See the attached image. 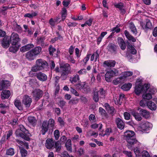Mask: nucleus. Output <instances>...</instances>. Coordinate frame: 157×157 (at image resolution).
<instances>
[{"label": "nucleus", "mask_w": 157, "mask_h": 157, "mask_svg": "<svg viewBox=\"0 0 157 157\" xmlns=\"http://www.w3.org/2000/svg\"><path fill=\"white\" fill-rule=\"evenodd\" d=\"M150 85L148 84H144L143 85H141V88L142 92H145L149 88Z\"/></svg>", "instance_id": "48"}, {"label": "nucleus", "mask_w": 157, "mask_h": 157, "mask_svg": "<svg viewBox=\"0 0 157 157\" xmlns=\"http://www.w3.org/2000/svg\"><path fill=\"white\" fill-rule=\"evenodd\" d=\"M98 94L99 93H100L101 98H103L104 97L105 92L102 88L100 89L99 91H98Z\"/></svg>", "instance_id": "56"}, {"label": "nucleus", "mask_w": 157, "mask_h": 157, "mask_svg": "<svg viewBox=\"0 0 157 157\" xmlns=\"http://www.w3.org/2000/svg\"><path fill=\"white\" fill-rule=\"evenodd\" d=\"M45 40V37L43 36L38 37L37 38V43L38 44H40L41 46H43L44 45Z\"/></svg>", "instance_id": "35"}, {"label": "nucleus", "mask_w": 157, "mask_h": 157, "mask_svg": "<svg viewBox=\"0 0 157 157\" xmlns=\"http://www.w3.org/2000/svg\"><path fill=\"white\" fill-rule=\"evenodd\" d=\"M14 149L13 148L10 147L6 150V154L8 155L12 156L14 154Z\"/></svg>", "instance_id": "39"}, {"label": "nucleus", "mask_w": 157, "mask_h": 157, "mask_svg": "<svg viewBox=\"0 0 157 157\" xmlns=\"http://www.w3.org/2000/svg\"><path fill=\"white\" fill-rule=\"evenodd\" d=\"M61 146L59 142H57L55 143V147L56 151H60Z\"/></svg>", "instance_id": "52"}, {"label": "nucleus", "mask_w": 157, "mask_h": 157, "mask_svg": "<svg viewBox=\"0 0 157 157\" xmlns=\"http://www.w3.org/2000/svg\"><path fill=\"white\" fill-rule=\"evenodd\" d=\"M152 127V125L151 123L148 122H145L141 124L140 127V130L144 132L151 129Z\"/></svg>", "instance_id": "6"}, {"label": "nucleus", "mask_w": 157, "mask_h": 157, "mask_svg": "<svg viewBox=\"0 0 157 157\" xmlns=\"http://www.w3.org/2000/svg\"><path fill=\"white\" fill-rule=\"evenodd\" d=\"M34 47V45L33 44H29L21 47L20 50L21 52H24L29 50L31 48H33Z\"/></svg>", "instance_id": "20"}, {"label": "nucleus", "mask_w": 157, "mask_h": 157, "mask_svg": "<svg viewBox=\"0 0 157 157\" xmlns=\"http://www.w3.org/2000/svg\"><path fill=\"white\" fill-rule=\"evenodd\" d=\"M132 115L134 117L135 119L138 121H141L142 118L140 114L135 111H132Z\"/></svg>", "instance_id": "30"}, {"label": "nucleus", "mask_w": 157, "mask_h": 157, "mask_svg": "<svg viewBox=\"0 0 157 157\" xmlns=\"http://www.w3.org/2000/svg\"><path fill=\"white\" fill-rule=\"evenodd\" d=\"M49 24L52 27H54L56 24L54 21L53 18H51L49 20Z\"/></svg>", "instance_id": "58"}, {"label": "nucleus", "mask_w": 157, "mask_h": 157, "mask_svg": "<svg viewBox=\"0 0 157 157\" xmlns=\"http://www.w3.org/2000/svg\"><path fill=\"white\" fill-rule=\"evenodd\" d=\"M10 95V91L9 90H4L1 93V97L2 99L8 98Z\"/></svg>", "instance_id": "21"}, {"label": "nucleus", "mask_w": 157, "mask_h": 157, "mask_svg": "<svg viewBox=\"0 0 157 157\" xmlns=\"http://www.w3.org/2000/svg\"><path fill=\"white\" fill-rule=\"evenodd\" d=\"M119 45L121 49L124 50L126 48V44L122 38H120V41L119 43Z\"/></svg>", "instance_id": "40"}, {"label": "nucleus", "mask_w": 157, "mask_h": 157, "mask_svg": "<svg viewBox=\"0 0 157 157\" xmlns=\"http://www.w3.org/2000/svg\"><path fill=\"white\" fill-rule=\"evenodd\" d=\"M32 94L35 99L38 100L42 97V92L40 89H35L32 92Z\"/></svg>", "instance_id": "10"}, {"label": "nucleus", "mask_w": 157, "mask_h": 157, "mask_svg": "<svg viewBox=\"0 0 157 157\" xmlns=\"http://www.w3.org/2000/svg\"><path fill=\"white\" fill-rule=\"evenodd\" d=\"M142 27L144 29H150L152 28V25L149 20H146V23L143 24H141Z\"/></svg>", "instance_id": "23"}, {"label": "nucleus", "mask_w": 157, "mask_h": 157, "mask_svg": "<svg viewBox=\"0 0 157 157\" xmlns=\"http://www.w3.org/2000/svg\"><path fill=\"white\" fill-rule=\"evenodd\" d=\"M77 23H76L75 22H69L67 23V25L69 27H71V26L75 27V26H76V25H77Z\"/></svg>", "instance_id": "63"}, {"label": "nucleus", "mask_w": 157, "mask_h": 157, "mask_svg": "<svg viewBox=\"0 0 157 157\" xmlns=\"http://www.w3.org/2000/svg\"><path fill=\"white\" fill-rule=\"evenodd\" d=\"M54 135L56 140H58L59 136V132L58 130H56L54 132Z\"/></svg>", "instance_id": "55"}, {"label": "nucleus", "mask_w": 157, "mask_h": 157, "mask_svg": "<svg viewBox=\"0 0 157 157\" xmlns=\"http://www.w3.org/2000/svg\"><path fill=\"white\" fill-rule=\"evenodd\" d=\"M124 118L126 120H129L130 118V115L129 113L127 112H125L124 113Z\"/></svg>", "instance_id": "59"}, {"label": "nucleus", "mask_w": 157, "mask_h": 157, "mask_svg": "<svg viewBox=\"0 0 157 157\" xmlns=\"http://www.w3.org/2000/svg\"><path fill=\"white\" fill-rule=\"evenodd\" d=\"M135 132L132 131L128 130L124 133V137L126 140L134 137Z\"/></svg>", "instance_id": "15"}, {"label": "nucleus", "mask_w": 157, "mask_h": 157, "mask_svg": "<svg viewBox=\"0 0 157 157\" xmlns=\"http://www.w3.org/2000/svg\"><path fill=\"white\" fill-rule=\"evenodd\" d=\"M85 85L84 82H80L77 85V87L78 89L81 90V89H84V86Z\"/></svg>", "instance_id": "49"}, {"label": "nucleus", "mask_w": 157, "mask_h": 157, "mask_svg": "<svg viewBox=\"0 0 157 157\" xmlns=\"http://www.w3.org/2000/svg\"><path fill=\"white\" fill-rule=\"evenodd\" d=\"M41 70L36 64L35 66L33 67L31 69V71L29 72V74H31L32 72H37Z\"/></svg>", "instance_id": "46"}, {"label": "nucleus", "mask_w": 157, "mask_h": 157, "mask_svg": "<svg viewBox=\"0 0 157 157\" xmlns=\"http://www.w3.org/2000/svg\"><path fill=\"white\" fill-rule=\"evenodd\" d=\"M66 103V102L63 100H60L58 104L60 107L63 108L65 105Z\"/></svg>", "instance_id": "62"}, {"label": "nucleus", "mask_w": 157, "mask_h": 157, "mask_svg": "<svg viewBox=\"0 0 157 157\" xmlns=\"http://www.w3.org/2000/svg\"><path fill=\"white\" fill-rule=\"evenodd\" d=\"M10 82L7 80H3L0 82V90L7 89L10 86Z\"/></svg>", "instance_id": "9"}, {"label": "nucleus", "mask_w": 157, "mask_h": 157, "mask_svg": "<svg viewBox=\"0 0 157 157\" xmlns=\"http://www.w3.org/2000/svg\"><path fill=\"white\" fill-rule=\"evenodd\" d=\"M93 99L96 102H97L99 101L98 94V90H95L94 91L93 94Z\"/></svg>", "instance_id": "37"}, {"label": "nucleus", "mask_w": 157, "mask_h": 157, "mask_svg": "<svg viewBox=\"0 0 157 157\" xmlns=\"http://www.w3.org/2000/svg\"><path fill=\"white\" fill-rule=\"evenodd\" d=\"M36 63L41 70L47 68L48 65L47 63L45 60L42 59H37L36 61Z\"/></svg>", "instance_id": "7"}, {"label": "nucleus", "mask_w": 157, "mask_h": 157, "mask_svg": "<svg viewBox=\"0 0 157 157\" xmlns=\"http://www.w3.org/2000/svg\"><path fill=\"white\" fill-rule=\"evenodd\" d=\"M116 122L118 128L121 129L124 128L125 124L121 119L118 118L116 119Z\"/></svg>", "instance_id": "22"}, {"label": "nucleus", "mask_w": 157, "mask_h": 157, "mask_svg": "<svg viewBox=\"0 0 157 157\" xmlns=\"http://www.w3.org/2000/svg\"><path fill=\"white\" fill-rule=\"evenodd\" d=\"M124 82L123 78L122 77V76L119 78H117L116 79L114 80L113 81V83L114 85H117L118 84L122 83Z\"/></svg>", "instance_id": "32"}, {"label": "nucleus", "mask_w": 157, "mask_h": 157, "mask_svg": "<svg viewBox=\"0 0 157 157\" xmlns=\"http://www.w3.org/2000/svg\"><path fill=\"white\" fill-rule=\"evenodd\" d=\"M133 74V73L132 71H126L122 73V77L125 81L129 79V77L132 76Z\"/></svg>", "instance_id": "18"}, {"label": "nucleus", "mask_w": 157, "mask_h": 157, "mask_svg": "<svg viewBox=\"0 0 157 157\" xmlns=\"http://www.w3.org/2000/svg\"><path fill=\"white\" fill-rule=\"evenodd\" d=\"M32 101V99L29 96L25 95L23 97L22 103L26 107H29Z\"/></svg>", "instance_id": "8"}, {"label": "nucleus", "mask_w": 157, "mask_h": 157, "mask_svg": "<svg viewBox=\"0 0 157 157\" xmlns=\"http://www.w3.org/2000/svg\"><path fill=\"white\" fill-rule=\"evenodd\" d=\"M61 157H70V155L66 151H64L61 154Z\"/></svg>", "instance_id": "61"}, {"label": "nucleus", "mask_w": 157, "mask_h": 157, "mask_svg": "<svg viewBox=\"0 0 157 157\" xmlns=\"http://www.w3.org/2000/svg\"><path fill=\"white\" fill-rule=\"evenodd\" d=\"M126 140L128 145H130L132 146L135 144H137L138 146H140L141 144L134 137L131 139L130 138L127 140Z\"/></svg>", "instance_id": "17"}, {"label": "nucleus", "mask_w": 157, "mask_h": 157, "mask_svg": "<svg viewBox=\"0 0 157 157\" xmlns=\"http://www.w3.org/2000/svg\"><path fill=\"white\" fill-rule=\"evenodd\" d=\"M147 105L151 110H155L157 108L156 105L153 101H149L147 102Z\"/></svg>", "instance_id": "25"}, {"label": "nucleus", "mask_w": 157, "mask_h": 157, "mask_svg": "<svg viewBox=\"0 0 157 157\" xmlns=\"http://www.w3.org/2000/svg\"><path fill=\"white\" fill-rule=\"evenodd\" d=\"M107 47L109 50L111 52H114L116 51L117 46L113 44H109Z\"/></svg>", "instance_id": "34"}, {"label": "nucleus", "mask_w": 157, "mask_h": 157, "mask_svg": "<svg viewBox=\"0 0 157 157\" xmlns=\"http://www.w3.org/2000/svg\"><path fill=\"white\" fill-rule=\"evenodd\" d=\"M49 51L50 54L52 56L53 53L56 51V49L52 47V46H50L49 48Z\"/></svg>", "instance_id": "54"}, {"label": "nucleus", "mask_w": 157, "mask_h": 157, "mask_svg": "<svg viewBox=\"0 0 157 157\" xmlns=\"http://www.w3.org/2000/svg\"><path fill=\"white\" fill-rule=\"evenodd\" d=\"M65 146L67 150L68 151H70V152L72 151L71 140V139H68L67 140L65 143Z\"/></svg>", "instance_id": "29"}, {"label": "nucleus", "mask_w": 157, "mask_h": 157, "mask_svg": "<svg viewBox=\"0 0 157 157\" xmlns=\"http://www.w3.org/2000/svg\"><path fill=\"white\" fill-rule=\"evenodd\" d=\"M12 8V7L3 6L0 8V12L2 14L5 15L6 14V13L5 11L7 10L8 9Z\"/></svg>", "instance_id": "43"}, {"label": "nucleus", "mask_w": 157, "mask_h": 157, "mask_svg": "<svg viewBox=\"0 0 157 157\" xmlns=\"http://www.w3.org/2000/svg\"><path fill=\"white\" fill-rule=\"evenodd\" d=\"M54 143L52 139H48L46 140L45 145L48 149L51 148L54 145Z\"/></svg>", "instance_id": "24"}, {"label": "nucleus", "mask_w": 157, "mask_h": 157, "mask_svg": "<svg viewBox=\"0 0 157 157\" xmlns=\"http://www.w3.org/2000/svg\"><path fill=\"white\" fill-rule=\"evenodd\" d=\"M106 109L108 112L111 114L112 116L113 115L116 113L114 108L113 107H111L108 104L106 103L105 105Z\"/></svg>", "instance_id": "19"}, {"label": "nucleus", "mask_w": 157, "mask_h": 157, "mask_svg": "<svg viewBox=\"0 0 157 157\" xmlns=\"http://www.w3.org/2000/svg\"><path fill=\"white\" fill-rule=\"evenodd\" d=\"M70 1L69 0L63 1V4L65 7H67L70 4Z\"/></svg>", "instance_id": "64"}, {"label": "nucleus", "mask_w": 157, "mask_h": 157, "mask_svg": "<svg viewBox=\"0 0 157 157\" xmlns=\"http://www.w3.org/2000/svg\"><path fill=\"white\" fill-rule=\"evenodd\" d=\"M140 113L145 118H148L150 117L149 113L148 111L144 109H140Z\"/></svg>", "instance_id": "27"}, {"label": "nucleus", "mask_w": 157, "mask_h": 157, "mask_svg": "<svg viewBox=\"0 0 157 157\" xmlns=\"http://www.w3.org/2000/svg\"><path fill=\"white\" fill-rule=\"evenodd\" d=\"M134 151L137 157H140L142 155V152L140 148L136 147L134 149Z\"/></svg>", "instance_id": "42"}, {"label": "nucleus", "mask_w": 157, "mask_h": 157, "mask_svg": "<svg viewBox=\"0 0 157 157\" xmlns=\"http://www.w3.org/2000/svg\"><path fill=\"white\" fill-rule=\"evenodd\" d=\"M86 70L85 69H81L78 72V73L79 75H82L86 74Z\"/></svg>", "instance_id": "60"}, {"label": "nucleus", "mask_w": 157, "mask_h": 157, "mask_svg": "<svg viewBox=\"0 0 157 157\" xmlns=\"http://www.w3.org/2000/svg\"><path fill=\"white\" fill-rule=\"evenodd\" d=\"M119 72L117 70L115 69L114 70H110L107 71L105 75V79L107 82L111 81V78L114 76L118 75Z\"/></svg>", "instance_id": "4"}, {"label": "nucleus", "mask_w": 157, "mask_h": 157, "mask_svg": "<svg viewBox=\"0 0 157 157\" xmlns=\"http://www.w3.org/2000/svg\"><path fill=\"white\" fill-rule=\"evenodd\" d=\"M114 6L118 8L120 10H121L122 11H125L124 10L122 9L124 6L123 4L121 3L116 4L114 5Z\"/></svg>", "instance_id": "50"}, {"label": "nucleus", "mask_w": 157, "mask_h": 157, "mask_svg": "<svg viewBox=\"0 0 157 157\" xmlns=\"http://www.w3.org/2000/svg\"><path fill=\"white\" fill-rule=\"evenodd\" d=\"M14 104L15 106L19 110L22 109V107L20 101L17 99H16L14 101Z\"/></svg>", "instance_id": "31"}, {"label": "nucleus", "mask_w": 157, "mask_h": 157, "mask_svg": "<svg viewBox=\"0 0 157 157\" xmlns=\"http://www.w3.org/2000/svg\"><path fill=\"white\" fill-rule=\"evenodd\" d=\"M70 91L71 92L75 95V96H79V93L78 92L74 89L71 88L70 89Z\"/></svg>", "instance_id": "57"}, {"label": "nucleus", "mask_w": 157, "mask_h": 157, "mask_svg": "<svg viewBox=\"0 0 157 157\" xmlns=\"http://www.w3.org/2000/svg\"><path fill=\"white\" fill-rule=\"evenodd\" d=\"M10 41L12 45H16L20 41L18 35L16 33H12L10 37Z\"/></svg>", "instance_id": "5"}, {"label": "nucleus", "mask_w": 157, "mask_h": 157, "mask_svg": "<svg viewBox=\"0 0 157 157\" xmlns=\"http://www.w3.org/2000/svg\"><path fill=\"white\" fill-rule=\"evenodd\" d=\"M2 45L4 48H8L10 45V39L7 36H5L1 41Z\"/></svg>", "instance_id": "12"}, {"label": "nucleus", "mask_w": 157, "mask_h": 157, "mask_svg": "<svg viewBox=\"0 0 157 157\" xmlns=\"http://www.w3.org/2000/svg\"><path fill=\"white\" fill-rule=\"evenodd\" d=\"M41 51V48L40 47H36L27 52L25 55L26 57L29 60H33Z\"/></svg>", "instance_id": "3"}, {"label": "nucleus", "mask_w": 157, "mask_h": 157, "mask_svg": "<svg viewBox=\"0 0 157 157\" xmlns=\"http://www.w3.org/2000/svg\"><path fill=\"white\" fill-rule=\"evenodd\" d=\"M36 77L40 81H45L47 79V76L44 73L39 72L36 73Z\"/></svg>", "instance_id": "13"}, {"label": "nucleus", "mask_w": 157, "mask_h": 157, "mask_svg": "<svg viewBox=\"0 0 157 157\" xmlns=\"http://www.w3.org/2000/svg\"><path fill=\"white\" fill-rule=\"evenodd\" d=\"M29 122L33 126H34L36 124V118L33 116H29L28 118Z\"/></svg>", "instance_id": "26"}, {"label": "nucleus", "mask_w": 157, "mask_h": 157, "mask_svg": "<svg viewBox=\"0 0 157 157\" xmlns=\"http://www.w3.org/2000/svg\"><path fill=\"white\" fill-rule=\"evenodd\" d=\"M128 48L130 52L133 54H135L136 53V50L132 45L129 44L128 45Z\"/></svg>", "instance_id": "38"}, {"label": "nucleus", "mask_w": 157, "mask_h": 157, "mask_svg": "<svg viewBox=\"0 0 157 157\" xmlns=\"http://www.w3.org/2000/svg\"><path fill=\"white\" fill-rule=\"evenodd\" d=\"M60 68L61 73L60 78L63 80L66 79L68 75L71 72L70 65L67 63L62 64L60 65Z\"/></svg>", "instance_id": "2"}, {"label": "nucleus", "mask_w": 157, "mask_h": 157, "mask_svg": "<svg viewBox=\"0 0 157 157\" xmlns=\"http://www.w3.org/2000/svg\"><path fill=\"white\" fill-rule=\"evenodd\" d=\"M135 92L136 94L137 95H139L142 92L141 85L140 84V83L139 85H136Z\"/></svg>", "instance_id": "33"}, {"label": "nucleus", "mask_w": 157, "mask_h": 157, "mask_svg": "<svg viewBox=\"0 0 157 157\" xmlns=\"http://www.w3.org/2000/svg\"><path fill=\"white\" fill-rule=\"evenodd\" d=\"M129 27L133 33L136 34L137 31L134 25L132 23H131L129 25Z\"/></svg>", "instance_id": "45"}, {"label": "nucleus", "mask_w": 157, "mask_h": 157, "mask_svg": "<svg viewBox=\"0 0 157 157\" xmlns=\"http://www.w3.org/2000/svg\"><path fill=\"white\" fill-rule=\"evenodd\" d=\"M49 124L46 121L43 122L41 131L42 135H45L48 131L49 128Z\"/></svg>", "instance_id": "14"}, {"label": "nucleus", "mask_w": 157, "mask_h": 157, "mask_svg": "<svg viewBox=\"0 0 157 157\" xmlns=\"http://www.w3.org/2000/svg\"><path fill=\"white\" fill-rule=\"evenodd\" d=\"M37 15V13L36 12H32L31 13H28L25 14L24 15V17H28L30 18H32L33 17L36 16Z\"/></svg>", "instance_id": "41"}, {"label": "nucleus", "mask_w": 157, "mask_h": 157, "mask_svg": "<svg viewBox=\"0 0 157 157\" xmlns=\"http://www.w3.org/2000/svg\"><path fill=\"white\" fill-rule=\"evenodd\" d=\"M126 140L128 145H130L132 146L135 144H137L138 146H140L141 144L134 137L131 139L130 138L127 140Z\"/></svg>", "instance_id": "16"}, {"label": "nucleus", "mask_w": 157, "mask_h": 157, "mask_svg": "<svg viewBox=\"0 0 157 157\" xmlns=\"http://www.w3.org/2000/svg\"><path fill=\"white\" fill-rule=\"evenodd\" d=\"M9 48L10 51L15 53L18 50V48L16 45H12Z\"/></svg>", "instance_id": "44"}, {"label": "nucleus", "mask_w": 157, "mask_h": 157, "mask_svg": "<svg viewBox=\"0 0 157 157\" xmlns=\"http://www.w3.org/2000/svg\"><path fill=\"white\" fill-rule=\"evenodd\" d=\"M20 152L21 156L22 157H25L27 155V151L24 148H22L21 149Z\"/></svg>", "instance_id": "53"}, {"label": "nucleus", "mask_w": 157, "mask_h": 157, "mask_svg": "<svg viewBox=\"0 0 157 157\" xmlns=\"http://www.w3.org/2000/svg\"><path fill=\"white\" fill-rule=\"evenodd\" d=\"M142 97L144 99L150 100L152 98V96L151 93H146L143 95Z\"/></svg>", "instance_id": "47"}, {"label": "nucleus", "mask_w": 157, "mask_h": 157, "mask_svg": "<svg viewBox=\"0 0 157 157\" xmlns=\"http://www.w3.org/2000/svg\"><path fill=\"white\" fill-rule=\"evenodd\" d=\"M19 128H20L17 129L15 132L16 136L21 137L26 140H30V138L29 136L31 135L28 130L22 125H20Z\"/></svg>", "instance_id": "1"}, {"label": "nucleus", "mask_w": 157, "mask_h": 157, "mask_svg": "<svg viewBox=\"0 0 157 157\" xmlns=\"http://www.w3.org/2000/svg\"><path fill=\"white\" fill-rule=\"evenodd\" d=\"M99 112L101 115L104 117H105L106 116V113L105 110L101 107H99Z\"/></svg>", "instance_id": "51"}, {"label": "nucleus", "mask_w": 157, "mask_h": 157, "mask_svg": "<svg viewBox=\"0 0 157 157\" xmlns=\"http://www.w3.org/2000/svg\"><path fill=\"white\" fill-rule=\"evenodd\" d=\"M132 86V84L130 83L125 84L121 87V89L124 91H128L130 89Z\"/></svg>", "instance_id": "36"}, {"label": "nucleus", "mask_w": 157, "mask_h": 157, "mask_svg": "<svg viewBox=\"0 0 157 157\" xmlns=\"http://www.w3.org/2000/svg\"><path fill=\"white\" fill-rule=\"evenodd\" d=\"M116 62L115 61L112 60H109L105 61L103 62V64L105 67H114L116 64Z\"/></svg>", "instance_id": "11"}, {"label": "nucleus", "mask_w": 157, "mask_h": 157, "mask_svg": "<svg viewBox=\"0 0 157 157\" xmlns=\"http://www.w3.org/2000/svg\"><path fill=\"white\" fill-rule=\"evenodd\" d=\"M79 80L80 78L79 75L77 74L71 77L69 79L70 82L72 83H76Z\"/></svg>", "instance_id": "28"}]
</instances>
